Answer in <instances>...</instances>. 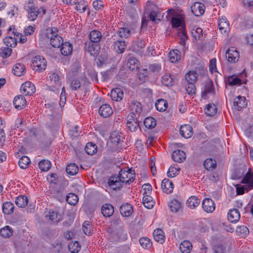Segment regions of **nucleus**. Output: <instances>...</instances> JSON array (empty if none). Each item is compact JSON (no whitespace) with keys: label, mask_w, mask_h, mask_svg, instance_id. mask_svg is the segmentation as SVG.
<instances>
[{"label":"nucleus","mask_w":253,"mask_h":253,"mask_svg":"<svg viewBox=\"0 0 253 253\" xmlns=\"http://www.w3.org/2000/svg\"><path fill=\"white\" fill-rule=\"evenodd\" d=\"M241 183L244 185H237L236 186L237 195H242L253 189V173L250 169L242 178Z\"/></svg>","instance_id":"f257e3e1"},{"label":"nucleus","mask_w":253,"mask_h":253,"mask_svg":"<svg viewBox=\"0 0 253 253\" xmlns=\"http://www.w3.org/2000/svg\"><path fill=\"white\" fill-rule=\"evenodd\" d=\"M118 175L123 184H129L135 178L134 170L127 168L121 169Z\"/></svg>","instance_id":"f03ea898"},{"label":"nucleus","mask_w":253,"mask_h":253,"mask_svg":"<svg viewBox=\"0 0 253 253\" xmlns=\"http://www.w3.org/2000/svg\"><path fill=\"white\" fill-rule=\"evenodd\" d=\"M32 67L34 70L42 72L45 69L46 61L41 56H36L32 59Z\"/></svg>","instance_id":"7ed1b4c3"},{"label":"nucleus","mask_w":253,"mask_h":253,"mask_svg":"<svg viewBox=\"0 0 253 253\" xmlns=\"http://www.w3.org/2000/svg\"><path fill=\"white\" fill-rule=\"evenodd\" d=\"M107 232L109 234V240L111 242L117 243L126 239V234H124L125 231L107 230Z\"/></svg>","instance_id":"20e7f679"},{"label":"nucleus","mask_w":253,"mask_h":253,"mask_svg":"<svg viewBox=\"0 0 253 253\" xmlns=\"http://www.w3.org/2000/svg\"><path fill=\"white\" fill-rule=\"evenodd\" d=\"M111 230L125 231V227L120 217H114L111 219L107 231Z\"/></svg>","instance_id":"39448f33"},{"label":"nucleus","mask_w":253,"mask_h":253,"mask_svg":"<svg viewBox=\"0 0 253 253\" xmlns=\"http://www.w3.org/2000/svg\"><path fill=\"white\" fill-rule=\"evenodd\" d=\"M108 184L113 190H116L120 189L123 187L124 184L119 175H115L110 177L108 181Z\"/></svg>","instance_id":"423d86ee"},{"label":"nucleus","mask_w":253,"mask_h":253,"mask_svg":"<svg viewBox=\"0 0 253 253\" xmlns=\"http://www.w3.org/2000/svg\"><path fill=\"white\" fill-rule=\"evenodd\" d=\"M84 49L93 56H97L100 50V46L95 43L90 42L84 43Z\"/></svg>","instance_id":"0eeeda50"},{"label":"nucleus","mask_w":253,"mask_h":253,"mask_svg":"<svg viewBox=\"0 0 253 253\" xmlns=\"http://www.w3.org/2000/svg\"><path fill=\"white\" fill-rule=\"evenodd\" d=\"M20 91L25 95H31L35 92L36 87L31 82H26L22 84Z\"/></svg>","instance_id":"6e6552de"},{"label":"nucleus","mask_w":253,"mask_h":253,"mask_svg":"<svg viewBox=\"0 0 253 253\" xmlns=\"http://www.w3.org/2000/svg\"><path fill=\"white\" fill-rule=\"evenodd\" d=\"M145 47V41L142 40H138L135 41L132 44L131 50L138 55H142L143 54Z\"/></svg>","instance_id":"1a4fd4ad"},{"label":"nucleus","mask_w":253,"mask_h":253,"mask_svg":"<svg viewBox=\"0 0 253 253\" xmlns=\"http://www.w3.org/2000/svg\"><path fill=\"white\" fill-rule=\"evenodd\" d=\"M226 58L230 63H235L239 58V53L235 47L229 48L226 52Z\"/></svg>","instance_id":"9d476101"},{"label":"nucleus","mask_w":253,"mask_h":253,"mask_svg":"<svg viewBox=\"0 0 253 253\" xmlns=\"http://www.w3.org/2000/svg\"><path fill=\"white\" fill-rule=\"evenodd\" d=\"M191 10L194 15L200 16L204 13L205 6L201 2H195L191 6Z\"/></svg>","instance_id":"9b49d317"},{"label":"nucleus","mask_w":253,"mask_h":253,"mask_svg":"<svg viewBox=\"0 0 253 253\" xmlns=\"http://www.w3.org/2000/svg\"><path fill=\"white\" fill-rule=\"evenodd\" d=\"M46 217H48L51 224H57L63 219L62 215L57 211H49Z\"/></svg>","instance_id":"f8f14e48"},{"label":"nucleus","mask_w":253,"mask_h":253,"mask_svg":"<svg viewBox=\"0 0 253 253\" xmlns=\"http://www.w3.org/2000/svg\"><path fill=\"white\" fill-rule=\"evenodd\" d=\"M13 105L17 110L23 109L26 105V100L24 96L19 95L16 96L13 100Z\"/></svg>","instance_id":"ddd939ff"},{"label":"nucleus","mask_w":253,"mask_h":253,"mask_svg":"<svg viewBox=\"0 0 253 253\" xmlns=\"http://www.w3.org/2000/svg\"><path fill=\"white\" fill-rule=\"evenodd\" d=\"M215 93L214 88L211 81H209L205 83L204 90L202 92V97L206 99L209 94H213Z\"/></svg>","instance_id":"4468645a"},{"label":"nucleus","mask_w":253,"mask_h":253,"mask_svg":"<svg viewBox=\"0 0 253 253\" xmlns=\"http://www.w3.org/2000/svg\"><path fill=\"white\" fill-rule=\"evenodd\" d=\"M120 211L123 216L129 217L133 212L132 206L128 203H124L120 207Z\"/></svg>","instance_id":"2eb2a0df"},{"label":"nucleus","mask_w":253,"mask_h":253,"mask_svg":"<svg viewBox=\"0 0 253 253\" xmlns=\"http://www.w3.org/2000/svg\"><path fill=\"white\" fill-rule=\"evenodd\" d=\"M161 188L164 192L170 194L173 191L174 185L171 180L165 178L162 182Z\"/></svg>","instance_id":"dca6fc26"},{"label":"nucleus","mask_w":253,"mask_h":253,"mask_svg":"<svg viewBox=\"0 0 253 253\" xmlns=\"http://www.w3.org/2000/svg\"><path fill=\"white\" fill-rule=\"evenodd\" d=\"M98 113L102 117L107 118L113 114V110L109 105L104 104L99 107Z\"/></svg>","instance_id":"f3484780"},{"label":"nucleus","mask_w":253,"mask_h":253,"mask_svg":"<svg viewBox=\"0 0 253 253\" xmlns=\"http://www.w3.org/2000/svg\"><path fill=\"white\" fill-rule=\"evenodd\" d=\"M202 207L204 210L207 212H212L215 210L214 203L210 198H206L203 200Z\"/></svg>","instance_id":"a211bd4d"},{"label":"nucleus","mask_w":253,"mask_h":253,"mask_svg":"<svg viewBox=\"0 0 253 253\" xmlns=\"http://www.w3.org/2000/svg\"><path fill=\"white\" fill-rule=\"evenodd\" d=\"M171 157L174 162L181 163L185 160L186 154L184 151L177 149L172 152Z\"/></svg>","instance_id":"6ab92c4d"},{"label":"nucleus","mask_w":253,"mask_h":253,"mask_svg":"<svg viewBox=\"0 0 253 253\" xmlns=\"http://www.w3.org/2000/svg\"><path fill=\"white\" fill-rule=\"evenodd\" d=\"M114 50L118 53L121 54L125 52L126 44L125 41L117 40L113 44Z\"/></svg>","instance_id":"aec40b11"},{"label":"nucleus","mask_w":253,"mask_h":253,"mask_svg":"<svg viewBox=\"0 0 253 253\" xmlns=\"http://www.w3.org/2000/svg\"><path fill=\"white\" fill-rule=\"evenodd\" d=\"M192 129V127L190 125H185L181 126L179 130L180 134L184 138H190L193 134Z\"/></svg>","instance_id":"412c9836"},{"label":"nucleus","mask_w":253,"mask_h":253,"mask_svg":"<svg viewBox=\"0 0 253 253\" xmlns=\"http://www.w3.org/2000/svg\"><path fill=\"white\" fill-rule=\"evenodd\" d=\"M123 137L120 132L113 131L110 136V142L114 145L118 146L123 141Z\"/></svg>","instance_id":"4be33fe9"},{"label":"nucleus","mask_w":253,"mask_h":253,"mask_svg":"<svg viewBox=\"0 0 253 253\" xmlns=\"http://www.w3.org/2000/svg\"><path fill=\"white\" fill-rule=\"evenodd\" d=\"M218 28L221 34H226L229 28V23L225 17L219 18Z\"/></svg>","instance_id":"5701e85b"},{"label":"nucleus","mask_w":253,"mask_h":253,"mask_svg":"<svg viewBox=\"0 0 253 253\" xmlns=\"http://www.w3.org/2000/svg\"><path fill=\"white\" fill-rule=\"evenodd\" d=\"M233 103L235 108L238 110L245 107L247 105L245 97L240 96L235 98Z\"/></svg>","instance_id":"b1692460"},{"label":"nucleus","mask_w":253,"mask_h":253,"mask_svg":"<svg viewBox=\"0 0 253 253\" xmlns=\"http://www.w3.org/2000/svg\"><path fill=\"white\" fill-rule=\"evenodd\" d=\"M101 213L104 217H111L114 212V207L110 204H104L101 207Z\"/></svg>","instance_id":"393cba45"},{"label":"nucleus","mask_w":253,"mask_h":253,"mask_svg":"<svg viewBox=\"0 0 253 253\" xmlns=\"http://www.w3.org/2000/svg\"><path fill=\"white\" fill-rule=\"evenodd\" d=\"M240 218V213L236 209H231L228 213V219L231 222H237Z\"/></svg>","instance_id":"a878e982"},{"label":"nucleus","mask_w":253,"mask_h":253,"mask_svg":"<svg viewBox=\"0 0 253 253\" xmlns=\"http://www.w3.org/2000/svg\"><path fill=\"white\" fill-rule=\"evenodd\" d=\"M112 99L116 101H120L124 97V92L120 88L113 89L110 93Z\"/></svg>","instance_id":"bb28decb"},{"label":"nucleus","mask_w":253,"mask_h":253,"mask_svg":"<svg viewBox=\"0 0 253 253\" xmlns=\"http://www.w3.org/2000/svg\"><path fill=\"white\" fill-rule=\"evenodd\" d=\"M28 18L31 21H34L40 13L39 9L37 7H29L27 9Z\"/></svg>","instance_id":"cd10ccee"},{"label":"nucleus","mask_w":253,"mask_h":253,"mask_svg":"<svg viewBox=\"0 0 253 253\" xmlns=\"http://www.w3.org/2000/svg\"><path fill=\"white\" fill-rule=\"evenodd\" d=\"M127 66L132 71H137L140 66L139 62L135 57L128 58Z\"/></svg>","instance_id":"c85d7f7f"},{"label":"nucleus","mask_w":253,"mask_h":253,"mask_svg":"<svg viewBox=\"0 0 253 253\" xmlns=\"http://www.w3.org/2000/svg\"><path fill=\"white\" fill-rule=\"evenodd\" d=\"M153 235L154 239L156 242L161 244H163L165 242V236L164 235V232L162 229L158 228L154 230Z\"/></svg>","instance_id":"c756f323"},{"label":"nucleus","mask_w":253,"mask_h":253,"mask_svg":"<svg viewBox=\"0 0 253 253\" xmlns=\"http://www.w3.org/2000/svg\"><path fill=\"white\" fill-rule=\"evenodd\" d=\"M26 68L24 64L16 63L13 68V73L15 76L20 77L25 73Z\"/></svg>","instance_id":"7c9ffc66"},{"label":"nucleus","mask_w":253,"mask_h":253,"mask_svg":"<svg viewBox=\"0 0 253 253\" xmlns=\"http://www.w3.org/2000/svg\"><path fill=\"white\" fill-rule=\"evenodd\" d=\"M101 38L102 34L99 31L93 30L89 33V39L90 42L98 43L101 41Z\"/></svg>","instance_id":"2f4dec72"},{"label":"nucleus","mask_w":253,"mask_h":253,"mask_svg":"<svg viewBox=\"0 0 253 253\" xmlns=\"http://www.w3.org/2000/svg\"><path fill=\"white\" fill-rule=\"evenodd\" d=\"M61 52L64 56H67L70 54L73 50L72 45L69 42L62 43L61 45Z\"/></svg>","instance_id":"473e14b6"},{"label":"nucleus","mask_w":253,"mask_h":253,"mask_svg":"<svg viewBox=\"0 0 253 253\" xmlns=\"http://www.w3.org/2000/svg\"><path fill=\"white\" fill-rule=\"evenodd\" d=\"M50 44L55 48H58L61 46V45L63 42L62 38L58 35H55L53 36L50 37Z\"/></svg>","instance_id":"72a5a7b5"},{"label":"nucleus","mask_w":253,"mask_h":253,"mask_svg":"<svg viewBox=\"0 0 253 253\" xmlns=\"http://www.w3.org/2000/svg\"><path fill=\"white\" fill-rule=\"evenodd\" d=\"M162 82L166 86H172L175 83L174 76L166 74L162 78Z\"/></svg>","instance_id":"f704fd0d"},{"label":"nucleus","mask_w":253,"mask_h":253,"mask_svg":"<svg viewBox=\"0 0 253 253\" xmlns=\"http://www.w3.org/2000/svg\"><path fill=\"white\" fill-rule=\"evenodd\" d=\"M246 171L244 168H239L235 169L231 175L232 179L238 180L245 176V173Z\"/></svg>","instance_id":"c9c22d12"},{"label":"nucleus","mask_w":253,"mask_h":253,"mask_svg":"<svg viewBox=\"0 0 253 253\" xmlns=\"http://www.w3.org/2000/svg\"><path fill=\"white\" fill-rule=\"evenodd\" d=\"M200 203V200L197 197L192 196L187 200L186 204L187 206L193 209L197 207Z\"/></svg>","instance_id":"e433bc0d"},{"label":"nucleus","mask_w":253,"mask_h":253,"mask_svg":"<svg viewBox=\"0 0 253 253\" xmlns=\"http://www.w3.org/2000/svg\"><path fill=\"white\" fill-rule=\"evenodd\" d=\"M14 206L11 203L6 202L3 204L2 210L3 212L7 215L12 214L14 211Z\"/></svg>","instance_id":"4c0bfd02"},{"label":"nucleus","mask_w":253,"mask_h":253,"mask_svg":"<svg viewBox=\"0 0 253 253\" xmlns=\"http://www.w3.org/2000/svg\"><path fill=\"white\" fill-rule=\"evenodd\" d=\"M142 203L144 207L148 209H152L155 204L153 201V198L148 195H145L142 199Z\"/></svg>","instance_id":"58836bf2"},{"label":"nucleus","mask_w":253,"mask_h":253,"mask_svg":"<svg viewBox=\"0 0 253 253\" xmlns=\"http://www.w3.org/2000/svg\"><path fill=\"white\" fill-rule=\"evenodd\" d=\"M181 203L176 199H173L169 203V207L172 212H177L182 208Z\"/></svg>","instance_id":"ea45409f"},{"label":"nucleus","mask_w":253,"mask_h":253,"mask_svg":"<svg viewBox=\"0 0 253 253\" xmlns=\"http://www.w3.org/2000/svg\"><path fill=\"white\" fill-rule=\"evenodd\" d=\"M155 106L157 110L162 112L166 110L168 104L166 100L160 99L156 101Z\"/></svg>","instance_id":"a19ab883"},{"label":"nucleus","mask_w":253,"mask_h":253,"mask_svg":"<svg viewBox=\"0 0 253 253\" xmlns=\"http://www.w3.org/2000/svg\"><path fill=\"white\" fill-rule=\"evenodd\" d=\"M192 248V244L187 240L183 241L179 246V249L183 253H189Z\"/></svg>","instance_id":"79ce46f5"},{"label":"nucleus","mask_w":253,"mask_h":253,"mask_svg":"<svg viewBox=\"0 0 253 253\" xmlns=\"http://www.w3.org/2000/svg\"><path fill=\"white\" fill-rule=\"evenodd\" d=\"M169 60L174 63L178 61L180 59V52L177 49H173L171 50L169 53Z\"/></svg>","instance_id":"37998d69"},{"label":"nucleus","mask_w":253,"mask_h":253,"mask_svg":"<svg viewBox=\"0 0 253 253\" xmlns=\"http://www.w3.org/2000/svg\"><path fill=\"white\" fill-rule=\"evenodd\" d=\"M225 82L226 83H228L231 86L240 85L242 83L241 80L235 75L229 76L227 80H225Z\"/></svg>","instance_id":"c03bdc74"},{"label":"nucleus","mask_w":253,"mask_h":253,"mask_svg":"<svg viewBox=\"0 0 253 253\" xmlns=\"http://www.w3.org/2000/svg\"><path fill=\"white\" fill-rule=\"evenodd\" d=\"M204 166L206 169L211 170L216 168V162L211 158L207 159L204 163Z\"/></svg>","instance_id":"a18cd8bd"},{"label":"nucleus","mask_w":253,"mask_h":253,"mask_svg":"<svg viewBox=\"0 0 253 253\" xmlns=\"http://www.w3.org/2000/svg\"><path fill=\"white\" fill-rule=\"evenodd\" d=\"M180 170V168L177 165H171L168 170L167 175L168 177H174L179 173Z\"/></svg>","instance_id":"49530a36"},{"label":"nucleus","mask_w":253,"mask_h":253,"mask_svg":"<svg viewBox=\"0 0 253 253\" xmlns=\"http://www.w3.org/2000/svg\"><path fill=\"white\" fill-rule=\"evenodd\" d=\"M144 125L148 129L153 128L156 126V120L151 117H147L144 121Z\"/></svg>","instance_id":"de8ad7c7"},{"label":"nucleus","mask_w":253,"mask_h":253,"mask_svg":"<svg viewBox=\"0 0 253 253\" xmlns=\"http://www.w3.org/2000/svg\"><path fill=\"white\" fill-rule=\"evenodd\" d=\"M28 199L25 196H20L16 198V205L19 208H24L27 205Z\"/></svg>","instance_id":"09e8293b"},{"label":"nucleus","mask_w":253,"mask_h":253,"mask_svg":"<svg viewBox=\"0 0 253 253\" xmlns=\"http://www.w3.org/2000/svg\"><path fill=\"white\" fill-rule=\"evenodd\" d=\"M84 149L87 154L92 155L96 152L97 147L94 143L89 142L86 144Z\"/></svg>","instance_id":"8fccbe9b"},{"label":"nucleus","mask_w":253,"mask_h":253,"mask_svg":"<svg viewBox=\"0 0 253 253\" xmlns=\"http://www.w3.org/2000/svg\"><path fill=\"white\" fill-rule=\"evenodd\" d=\"M217 111L216 106L214 104H209L206 106L205 112L207 115L209 116H214Z\"/></svg>","instance_id":"3c124183"},{"label":"nucleus","mask_w":253,"mask_h":253,"mask_svg":"<svg viewBox=\"0 0 253 253\" xmlns=\"http://www.w3.org/2000/svg\"><path fill=\"white\" fill-rule=\"evenodd\" d=\"M51 166V164L50 161L46 160L41 161L39 163V169L43 171H48Z\"/></svg>","instance_id":"603ef678"},{"label":"nucleus","mask_w":253,"mask_h":253,"mask_svg":"<svg viewBox=\"0 0 253 253\" xmlns=\"http://www.w3.org/2000/svg\"><path fill=\"white\" fill-rule=\"evenodd\" d=\"M13 230L9 226H6L0 230V235L4 238H9L12 235Z\"/></svg>","instance_id":"864d4df0"},{"label":"nucleus","mask_w":253,"mask_h":253,"mask_svg":"<svg viewBox=\"0 0 253 253\" xmlns=\"http://www.w3.org/2000/svg\"><path fill=\"white\" fill-rule=\"evenodd\" d=\"M78 200L79 198L77 195L72 193L68 194L66 197V202L71 205H75Z\"/></svg>","instance_id":"5fc2aeb1"},{"label":"nucleus","mask_w":253,"mask_h":253,"mask_svg":"<svg viewBox=\"0 0 253 253\" xmlns=\"http://www.w3.org/2000/svg\"><path fill=\"white\" fill-rule=\"evenodd\" d=\"M183 19L179 15L177 17H172L171 18V23L173 28H178L182 26Z\"/></svg>","instance_id":"6e6d98bb"},{"label":"nucleus","mask_w":253,"mask_h":253,"mask_svg":"<svg viewBox=\"0 0 253 253\" xmlns=\"http://www.w3.org/2000/svg\"><path fill=\"white\" fill-rule=\"evenodd\" d=\"M66 170L68 174L74 175L78 173L79 168L76 164L72 163L67 165Z\"/></svg>","instance_id":"4d7b16f0"},{"label":"nucleus","mask_w":253,"mask_h":253,"mask_svg":"<svg viewBox=\"0 0 253 253\" xmlns=\"http://www.w3.org/2000/svg\"><path fill=\"white\" fill-rule=\"evenodd\" d=\"M4 43L8 47H15L17 45V40L11 36L6 37L3 40Z\"/></svg>","instance_id":"13d9d810"},{"label":"nucleus","mask_w":253,"mask_h":253,"mask_svg":"<svg viewBox=\"0 0 253 253\" xmlns=\"http://www.w3.org/2000/svg\"><path fill=\"white\" fill-rule=\"evenodd\" d=\"M31 161L27 156H23L19 160L18 165L19 167L23 169H25L30 164Z\"/></svg>","instance_id":"bf43d9fd"},{"label":"nucleus","mask_w":253,"mask_h":253,"mask_svg":"<svg viewBox=\"0 0 253 253\" xmlns=\"http://www.w3.org/2000/svg\"><path fill=\"white\" fill-rule=\"evenodd\" d=\"M197 79V74L195 72L189 71L185 75V80L187 83H194Z\"/></svg>","instance_id":"052dcab7"},{"label":"nucleus","mask_w":253,"mask_h":253,"mask_svg":"<svg viewBox=\"0 0 253 253\" xmlns=\"http://www.w3.org/2000/svg\"><path fill=\"white\" fill-rule=\"evenodd\" d=\"M83 230L84 233L87 236H90L92 233V227L90 224V222L85 221L83 225Z\"/></svg>","instance_id":"680f3d73"},{"label":"nucleus","mask_w":253,"mask_h":253,"mask_svg":"<svg viewBox=\"0 0 253 253\" xmlns=\"http://www.w3.org/2000/svg\"><path fill=\"white\" fill-rule=\"evenodd\" d=\"M118 34L121 38H127L131 35L130 30L126 27H122L119 29Z\"/></svg>","instance_id":"e2e57ef3"},{"label":"nucleus","mask_w":253,"mask_h":253,"mask_svg":"<svg viewBox=\"0 0 253 253\" xmlns=\"http://www.w3.org/2000/svg\"><path fill=\"white\" fill-rule=\"evenodd\" d=\"M69 250L72 253H78L81 249V246L79 242L71 243L68 245Z\"/></svg>","instance_id":"0e129e2a"},{"label":"nucleus","mask_w":253,"mask_h":253,"mask_svg":"<svg viewBox=\"0 0 253 253\" xmlns=\"http://www.w3.org/2000/svg\"><path fill=\"white\" fill-rule=\"evenodd\" d=\"M130 107L131 110L137 114H140L142 111V105L139 102L135 101L132 102Z\"/></svg>","instance_id":"69168bd1"},{"label":"nucleus","mask_w":253,"mask_h":253,"mask_svg":"<svg viewBox=\"0 0 253 253\" xmlns=\"http://www.w3.org/2000/svg\"><path fill=\"white\" fill-rule=\"evenodd\" d=\"M50 81L57 86H60L61 84L60 77L58 74L56 73H52L49 76Z\"/></svg>","instance_id":"338daca9"},{"label":"nucleus","mask_w":253,"mask_h":253,"mask_svg":"<svg viewBox=\"0 0 253 253\" xmlns=\"http://www.w3.org/2000/svg\"><path fill=\"white\" fill-rule=\"evenodd\" d=\"M214 253H225L226 247L220 244L214 245L212 249Z\"/></svg>","instance_id":"774afa93"}]
</instances>
